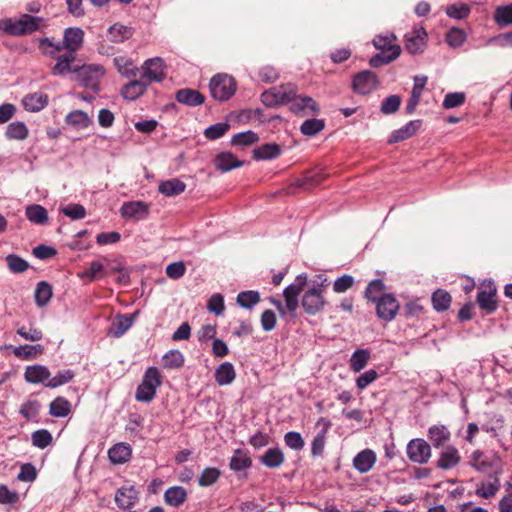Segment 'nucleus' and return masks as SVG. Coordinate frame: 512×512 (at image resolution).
I'll return each instance as SVG.
<instances>
[{
    "mask_svg": "<svg viewBox=\"0 0 512 512\" xmlns=\"http://www.w3.org/2000/svg\"><path fill=\"white\" fill-rule=\"evenodd\" d=\"M215 381L220 386L231 384L236 377L234 366L230 362H224L220 364L215 370Z\"/></svg>",
    "mask_w": 512,
    "mask_h": 512,
    "instance_id": "obj_27",
    "label": "nucleus"
},
{
    "mask_svg": "<svg viewBox=\"0 0 512 512\" xmlns=\"http://www.w3.org/2000/svg\"><path fill=\"white\" fill-rule=\"evenodd\" d=\"M284 442L287 447L292 450L300 451L303 449L305 442L299 432L290 431L284 435Z\"/></svg>",
    "mask_w": 512,
    "mask_h": 512,
    "instance_id": "obj_62",
    "label": "nucleus"
},
{
    "mask_svg": "<svg viewBox=\"0 0 512 512\" xmlns=\"http://www.w3.org/2000/svg\"><path fill=\"white\" fill-rule=\"evenodd\" d=\"M161 384L162 375L159 369L154 366L148 367L136 389L135 399L138 402L150 403L155 398L157 389Z\"/></svg>",
    "mask_w": 512,
    "mask_h": 512,
    "instance_id": "obj_2",
    "label": "nucleus"
},
{
    "mask_svg": "<svg viewBox=\"0 0 512 512\" xmlns=\"http://www.w3.org/2000/svg\"><path fill=\"white\" fill-rule=\"evenodd\" d=\"M399 310V303L391 294H383L376 302L377 316L385 321H391L395 318Z\"/></svg>",
    "mask_w": 512,
    "mask_h": 512,
    "instance_id": "obj_13",
    "label": "nucleus"
},
{
    "mask_svg": "<svg viewBox=\"0 0 512 512\" xmlns=\"http://www.w3.org/2000/svg\"><path fill=\"white\" fill-rule=\"evenodd\" d=\"M186 185L183 181L173 178L159 184V192L167 197L180 195L185 191Z\"/></svg>",
    "mask_w": 512,
    "mask_h": 512,
    "instance_id": "obj_36",
    "label": "nucleus"
},
{
    "mask_svg": "<svg viewBox=\"0 0 512 512\" xmlns=\"http://www.w3.org/2000/svg\"><path fill=\"white\" fill-rule=\"evenodd\" d=\"M52 297V287L45 281L37 284L35 289V302L39 307H44Z\"/></svg>",
    "mask_w": 512,
    "mask_h": 512,
    "instance_id": "obj_44",
    "label": "nucleus"
},
{
    "mask_svg": "<svg viewBox=\"0 0 512 512\" xmlns=\"http://www.w3.org/2000/svg\"><path fill=\"white\" fill-rule=\"evenodd\" d=\"M141 78L147 81L149 85L151 82H160L165 78V65L161 58L156 57L148 59L142 66Z\"/></svg>",
    "mask_w": 512,
    "mask_h": 512,
    "instance_id": "obj_12",
    "label": "nucleus"
},
{
    "mask_svg": "<svg viewBox=\"0 0 512 512\" xmlns=\"http://www.w3.org/2000/svg\"><path fill=\"white\" fill-rule=\"evenodd\" d=\"M44 348L40 344L36 345H21L14 349V355L24 360H30L35 358L37 355L42 354Z\"/></svg>",
    "mask_w": 512,
    "mask_h": 512,
    "instance_id": "obj_45",
    "label": "nucleus"
},
{
    "mask_svg": "<svg viewBox=\"0 0 512 512\" xmlns=\"http://www.w3.org/2000/svg\"><path fill=\"white\" fill-rule=\"evenodd\" d=\"M106 274L104 265L100 261H92L90 267L78 274L80 278H88L89 281H95Z\"/></svg>",
    "mask_w": 512,
    "mask_h": 512,
    "instance_id": "obj_54",
    "label": "nucleus"
},
{
    "mask_svg": "<svg viewBox=\"0 0 512 512\" xmlns=\"http://www.w3.org/2000/svg\"><path fill=\"white\" fill-rule=\"evenodd\" d=\"M450 431L444 425H434L428 430V438L436 448L443 446L450 440Z\"/></svg>",
    "mask_w": 512,
    "mask_h": 512,
    "instance_id": "obj_29",
    "label": "nucleus"
},
{
    "mask_svg": "<svg viewBox=\"0 0 512 512\" xmlns=\"http://www.w3.org/2000/svg\"><path fill=\"white\" fill-rule=\"evenodd\" d=\"M25 215L31 223L36 225H44L48 222V212L46 208L39 204L26 206Z\"/></svg>",
    "mask_w": 512,
    "mask_h": 512,
    "instance_id": "obj_31",
    "label": "nucleus"
},
{
    "mask_svg": "<svg viewBox=\"0 0 512 512\" xmlns=\"http://www.w3.org/2000/svg\"><path fill=\"white\" fill-rule=\"evenodd\" d=\"M327 287L328 281L327 278H324L319 283L313 284L304 292L301 304L307 314L316 315L324 309L327 304L324 296Z\"/></svg>",
    "mask_w": 512,
    "mask_h": 512,
    "instance_id": "obj_3",
    "label": "nucleus"
},
{
    "mask_svg": "<svg viewBox=\"0 0 512 512\" xmlns=\"http://www.w3.org/2000/svg\"><path fill=\"white\" fill-rule=\"evenodd\" d=\"M211 96L219 101L228 100L236 91L234 79L227 74H217L210 81Z\"/></svg>",
    "mask_w": 512,
    "mask_h": 512,
    "instance_id": "obj_6",
    "label": "nucleus"
},
{
    "mask_svg": "<svg viewBox=\"0 0 512 512\" xmlns=\"http://www.w3.org/2000/svg\"><path fill=\"white\" fill-rule=\"evenodd\" d=\"M220 476V471L216 468H205L198 480V483L202 487H208L215 483Z\"/></svg>",
    "mask_w": 512,
    "mask_h": 512,
    "instance_id": "obj_64",
    "label": "nucleus"
},
{
    "mask_svg": "<svg viewBox=\"0 0 512 512\" xmlns=\"http://www.w3.org/2000/svg\"><path fill=\"white\" fill-rule=\"evenodd\" d=\"M420 126H421L420 120L409 121L403 127L392 132V134L390 135V137L388 139V143H390V144L398 143V142H401V141L411 138L413 135L416 134V132L419 130Z\"/></svg>",
    "mask_w": 512,
    "mask_h": 512,
    "instance_id": "obj_23",
    "label": "nucleus"
},
{
    "mask_svg": "<svg viewBox=\"0 0 512 512\" xmlns=\"http://www.w3.org/2000/svg\"><path fill=\"white\" fill-rule=\"evenodd\" d=\"M139 499V491L133 486H123L115 493V503L120 509L132 508Z\"/></svg>",
    "mask_w": 512,
    "mask_h": 512,
    "instance_id": "obj_17",
    "label": "nucleus"
},
{
    "mask_svg": "<svg viewBox=\"0 0 512 512\" xmlns=\"http://www.w3.org/2000/svg\"><path fill=\"white\" fill-rule=\"evenodd\" d=\"M465 41L466 34L459 28H451L446 35V42L452 48L461 47Z\"/></svg>",
    "mask_w": 512,
    "mask_h": 512,
    "instance_id": "obj_59",
    "label": "nucleus"
},
{
    "mask_svg": "<svg viewBox=\"0 0 512 512\" xmlns=\"http://www.w3.org/2000/svg\"><path fill=\"white\" fill-rule=\"evenodd\" d=\"M176 100L181 103L191 107L199 106L204 102V96L190 88L180 89L176 92Z\"/></svg>",
    "mask_w": 512,
    "mask_h": 512,
    "instance_id": "obj_26",
    "label": "nucleus"
},
{
    "mask_svg": "<svg viewBox=\"0 0 512 512\" xmlns=\"http://www.w3.org/2000/svg\"><path fill=\"white\" fill-rule=\"evenodd\" d=\"M84 31L79 27H69L64 30L62 49H66L68 53H75L82 47L84 42Z\"/></svg>",
    "mask_w": 512,
    "mask_h": 512,
    "instance_id": "obj_15",
    "label": "nucleus"
},
{
    "mask_svg": "<svg viewBox=\"0 0 512 512\" xmlns=\"http://www.w3.org/2000/svg\"><path fill=\"white\" fill-rule=\"evenodd\" d=\"M400 52L401 48H394V51L392 53L381 51L380 53L370 58L369 64L372 67H379L381 65L388 64L395 60L400 55Z\"/></svg>",
    "mask_w": 512,
    "mask_h": 512,
    "instance_id": "obj_55",
    "label": "nucleus"
},
{
    "mask_svg": "<svg viewBox=\"0 0 512 512\" xmlns=\"http://www.w3.org/2000/svg\"><path fill=\"white\" fill-rule=\"evenodd\" d=\"M370 353L366 349L356 350L350 358V368L354 372H360L367 364Z\"/></svg>",
    "mask_w": 512,
    "mask_h": 512,
    "instance_id": "obj_47",
    "label": "nucleus"
},
{
    "mask_svg": "<svg viewBox=\"0 0 512 512\" xmlns=\"http://www.w3.org/2000/svg\"><path fill=\"white\" fill-rule=\"evenodd\" d=\"M432 304L435 310L445 311L451 304V296L445 290L438 289L432 295Z\"/></svg>",
    "mask_w": 512,
    "mask_h": 512,
    "instance_id": "obj_53",
    "label": "nucleus"
},
{
    "mask_svg": "<svg viewBox=\"0 0 512 512\" xmlns=\"http://www.w3.org/2000/svg\"><path fill=\"white\" fill-rule=\"evenodd\" d=\"M258 140V135L255 132L249 130L234 135L232 138V144L237 146H249Z\"/></svg>",
    "mask_w": 512,
    "mask_h": 512,
    "instance_id": "obj_63",
    "label": "nucleus"
},
{
    "mask_svg": "<svg viewBox=\"0 0 512 512\" xmlns=\"http://www.w3.org/2000/svg\"><path fill=\"white\" fill-rule=\"evenodd\" d=\"M500 489V482L498 478H494L493 481L490 482H481L476 488V495L479 497L488 499L498 492Z\"/></svg>",
    "mask_w": 512,
    "mask_h": 512,
    "instance_id": "obj_49",
    "label": "nucleus"
},
{
    "mask_svg": "<svg viewBox=\"0 0 512 512\" xmlns=\"http://www.w3.org/2000/svg\"><path fill=\"white\" fill-rule=\"evenodd\" d=\"M469 464L478 472L489 473L500 466L501 460L496 454L475 450L470 456Z\"/></svg>",
    "mask_w": 512,
    "mask_h": 512,
    "instance_id": "obj_8",
    "label": "nucleus"
},
{
    "mask_svg": "<svg viewBox=\"0 0 512 512\" xmlns=\"http://www.w3.org/2000/svg\"><path fill=\"white\" fill-rule=\"evenodd\" d=\"M377 460L376 453L371 449H364L353 459V467L361 474L369 472Z\"/></svg>",
    "mask_w": 512,
    "mask_h": 512,
    "instance_id": "obj_20",
    "label": "nucleus"
},
{
    "mask_svg": "<svg viewBox=\"0 0 512 512\" xmlns=\"http://www.w3.org/2000/svg\"><path fill=\"white\" fill-rule=\"evenodd\" d=\"M325 128V121L323 119H307L305 120L301 127L300 131L305 136H315L319 132H321Z\"/></svg>",
    "mask_w": 512,
    "mask_h": 512,
    "instance_id": "obj_48",
    "label": "nucleus"
},
{
    "mask_svg": "<svg viewBox=\"0 0 512 512\" xmlns=\"http://www.w3.org/2000/svg\"><path fill=\"white\" fill-rule=\"evenodd\" d=\"M73 73L76 74L77 80L82 86L96 91L101 78L105 74V69L100 64H88L78 68L75 67Z\"/></svg>",
    "mask_w": 512,
    "mask_h": 512,
    "instance_id": "obj_5",
    "label": "nucleus"
},
{
    "mask_svg": "<svg viewBox=\"0 0 512 512\" xmlns=\"http://www.w3.org/2000/svg\"><path fill=\"white\" fill-rule=\"evenodd\" d=\"M5 260L8 269L15 274L23 273L29 268V263L17 254H8Z\"/></svg>",
    "mask_w": 512,
    "mask_h": 512,
    "instance_id": "obj_52",
    "label": "nucleus"
},
{
    "mask_svg": "<svg viewBox=\"0 0 512 512\" xmlns=\"http://www.w3.org/2000/svg\"><path fill=\"white\" fill-rule=\"evenodd\" d=\"M237 304L243 308L251 309L260 302V294L257 291H243L237 295Z\"/></svg>",
    "mask_w": 512,
    "mask_h": 512,
    "instance_id": "obj_50",
    "label": "nucleus"
},
{
    "mask_svg": "<svg viewBox=\"0 0 512 512\" xmlns=\"http://www.w3.org/2000/svg\"><path fill=\"white\" fill-rule=\"evenodd\" d=\"M408 459L416 464H426L432 455L430 445L422 438H415L408 442L406 447Z\"/></svg>",
    "mask_w": 512,
    "mask_h": 512,
    "instance_id": "obj_7",
    "label": "nucleus"
},
{
    "mask_svg": "<svg viewBox=\"0 0 512 512\" xmlns=\"http://www.w3.org/2000/svg\"><path fill=\"white\" fill-rule=\"evenodd\" d=\"M164 498L168 505L178 507L185 502L187 491L182 486H173L165 491Z\"/></svg>",
    "mask_w": 512,
    "mask_h": 512,
    "instance_id": "obj_37",
    "label": "nucleus"
},
{
    "mask_svg": "<svg viewBox=\"0 0 512 512\" xmlns=\"http://www.w3.org/2000/svg\"><path fill=\"white\" fill-rule=\"evenodd\" d=\"M32 444L40 449H44L52 443V435L48 430L40 429L32 433Z\"/></svg>",
    "mask_w": 512,
    "mask_h": 512,
    "instance_id": "obj_57",
    "label": "nucleus"
},
{
    "mask_svg": "<svg viewBox=\"0 0 512 512\" xmlns=\"http://www.w3.org/2000/svg\"><path fill=\"white\" fill-rule=\"evenodd\" d=\"M120 214L125 219L140 221L149 215V205L142 201L124 202L120 208Z\"/></svg>",
    "mask_w": 512,
    "mask_h": 512,
    "instance_id": "obj_14",
    "label": "nucleus"
},
{
    "mask_svg": "<svg viewBox=\"0 0 512 512\" xmlns=\"http://www.w3.org/2000/svg\"><path fill=\"white\" fill-rule=\"evenodd\" d=\"M252 465V460L248 451L237 449L230 460V468L234 471H241L249 468Z\"/></svg>",
    "mask_w": 512,
    "mask_h": 512,
    "instance_id": "obj_38",
    "label": "nucleus"
},
{
    "mask_svg": "<svg viewBox=\"0 0 512 512\" xmlns=\"http://www.w3.org/2000/svg\"><path fill=\"white\" fill-rule=\"evenodd\" d=\"M41 405L37 400H29L21 405L20 414L27 420L35 419L40 411Z\"/></svg>",
    "mask_w": 512,
    "mask_h": 512,
    "instance_id": "obj_61",
    "label": "nucleus"
},
{
    "mask_svg": "<svg viewBox=\"0 0 512 512\" xmlns=\"http://www.w3.org/2000/svg\"><path fill=\"white\" fill-rule=\"evenodd\" d=\"M22 104L27 111L38 112L48 104V96L42 92H34L26 95Z\"/></svg>",
    "mask_w": 512,
    "mask_h": 512,
    "instance_id": "obj_25",
    "label": "nucleus"
},
{
    "mask_svg": "<svg viewBox=\"0 0 512 512\" xmlns=\"http://www.w3.org/2000/svg\"><path fill=\"white\" fill-rule=\"evenodd\" d=\"M51 373L49 369L44 365H31L27 366L24 373V378L28 383L32 384H43L49 381Z\"/></svg>",
    "mask_w": 512,
    "mask_h": 512,
    "instance_id": "obj_19",
    "label": "nucleus"
},
{
    "mask_svg": "<svg viewBox=\"0 0 512 512\" xmlns=\"http://www.w3.org/2000/svg\"><path fill=\"white\" fill-rule=\"evenodd\" d=\"M76 56L73 53H65L57 57L56 64L52 67L51 73L54 76H62L67 73H73L74 68L71 64L75 61Z\"/></svg>",
    "mask_w": 512,
    "mask_h": 512,
    "instance_id": "obj_32",
    "label": "nucleus"
},
{
    "mask_svg": "<svg viewBox=\"0 0 512 512\" xmlns=\"http://www.w3.org/2000/svg\"><path fill=\"white\" fill-rule=\"evenodd\" d=\"M427 33L423 28L416 29L406 35L405 48L410 54H420L426 47Z\"/></svg>",
    "mask_w": 512,
    "mask_h": 512,
    "instance_id": "obj_18",
    "label": "nucleus"
},
{
    "mask_svg": "<svg viewBox=\"0 0 512 512\" xmlns=\"http://www.w3.org/2000/svg\"><path fill=\"white\" fill-rule=\"evenodd\" d=\"M290 111L295 115L308 116L317 115L320 107L316 101L310 96H301L296 93L294 100L290 103Z\"/></svg>",
    "mask_w": 512,
    "mask_h": 512,
    "instance_id": "obj_11",
    "label": "nucleus"
},
{
    "mask_svg": "<svg viewBox=\"0 0 512 512\" xmlns=\"http://www.w3.org/2000/svg\"><path fill=\"white\" fill-rule=\"evenodd\" d=\"M133 34L131 27L125 26L120 23H115L109 27L107 32L108 40L113 43H122L128 40Z\"/></svg>",
    "mask_w": 512,
    "mask_h": 512,
    "instance_id": "obj_30",
    "label": "nucleus"
},
{
    "mask_svg": "<svg viewBox=\"0 0 512 512\" xmlns=\"http://www.w3.org/2000/svg\"><path fill=\"white\" fill-rule=\"evenodd\" d=\"M114 64L118 72L126 77H135L137 68L134 66L133 61L125 56L114 58Z\"/></svg>",
    "mask_w": 512,
    "mask_h": 512,
    "instance_id": "obj_51",
    "label": "nucleus"
},
{
    "mask_svg": "<svg viewBox=\"0 0 512 512\" xmlns=\"http://www.w3.org/2000/svg\"><path fill=\"white\" fill-rule=\"evenodd\" d=\"M243 162L237 160L232 153L222 152L215 159V166L222 172H228L234 168L241 167Z\"/></svg>",
    "mask_w": 512,
    "mask_h": 512,
    "instance_id": "obj_35",
    "label": "nucleus"
},
{
    "mask_svg": "<svg viewBox=\"0 0 512 512\" xmlns=\"http://www.w3.org/2000/svg\"><path fill=\"white\" fill-rule=\"evenodd\" d=\"M379 84L376 74L369 70H364L356 74L352 81L353 90L362 95L374 91Z\"/></svg>",
    "mask_w": 512,
    "mask_h": 512,
    "instance_id": "obj_10",
    "label": "nucleus"
},
{
    "mask_svg": "<svg viewBox=\"0 0 512 512\" xmlns=\"http://www.w3.org/2000/svg\"><path fill=\"white\" fill-rule=\"evenodd\" d=\"M147 86V81L142 78L133 80L122 88L121 94L125 99L134 100L146 91Z\"/></svg>",
    "mask_w": 512,
    "mask_h": 512,
    "instance_id": "obj_33",
    "label": "nucleus"
},
{
    "mask_svg": "<svg viewBox=\"0 0 512 512\" xmlns=\"http://www.w3.org/2000/svg\"><path fill=\"white\" fill-rule=\"evenodd\" d=\"M396 38L393 34H387V35H378L374 38L373 44L376 49L392 53L394 51V48H400L399 45L395 43Z\"/></svg>",
    "mask_w": 512,
    "mask_h": 512,
    "instance_id": "obj_43",
    "label": "nucleus"
},
{
    "mask_svg": "<svg viewBox=\"0 0 512 512\" xmlns=\"http://www.w3.org/2000/svg\"><path fill=\"white\" fill-rule=\"evenodd\" d=\"M66 123L78 129L88 128L92 124V119L82 110H75L66 116Z\"/></svg>",
    "mask_w": 512,
    "mask_h": 512,
    "instance_id": "obj_39",
    "label": "nucleus"
},
{
    "mask_svg": "<svg viewBox=\"0 0 512 512\" xmlns=\"http://www.w3.org/2000/svg\"><path fill=\"white\" fill-rule=\"evenodd\" d=\"M280 147L277 144H264L254 150V158L257 160H269L280 154Z\"/></svg>",
    "mask_w": 512,
    "mask_h": 512,
    "instance_id": "obj_46",
    "label": "nucleus"
},
{
    "mask_svg": "<svg viewBox=\"0 0 512 512\" xmlns=\"http://www.w3.org/2000/svg\"><path fill=\"white\" fill-rule=\"evenodd\" d=\"M461 460L459 451L454 446H446L440 453L437 460V467L443 470H449L456 467Z\"/></svg>",
    "mask_w": 512,
    "mask_h": 512,
    "instance_id": "obj_22",
    "label": "nucleus"
},
{
    "mask_svg": "<svg viewBox=\"0 0 512 512\" xmlns=\"http://www.w3.org/2000/svg\"><path fill=\"white\" fill-rule=\"evenodd\" d=\"M184 355L179 350H169L162 357V365L166 369H179L184 365Z\"/></svg>",
    "mask_w": 512,
    "mask_h": 512,
    "instance_id": "obj_40",
    "label": "nucleus"
},
{
    "mask_svg": "<svg viewBox=\"0 0 512 512\" xmlns=\"http://www.w3.org/2000/svg\"><path fill=\"white\" fill-rule=\"evenodd\" d=\"M60 211L72 220L83 219L86 216V209L81 204H69L61 207Z\"/></svg>",
    "mask_w": 512,
    "mask_h": 512,
    "instance_id": "obj_60",
    "label": "nucleus"
},
{
    "mask_svg": "<svg viewBox=\"0 0 512 512\" xmlns=\"http://www.w3.org/2000/svg\"><path fill=\"white\" fill-rule=\"evenodd\" d=\"M74 378V372L70 369L59 371L54 377L50 376L49 381L46 383V387L57 388L70 382Z\"/></svg>",
    "mask_w": 512,
    "mask_h": 512,
    "instance_id": "obj_56",
    "label": "nucleus"
},
{
    "mask_svg": "<svg viewBox=\"0 0 512 512\" xmlns=\"http://www.w3.org/2000/svg\"><path fill=\"white\" fill-rule=\"evenodd\" d=\"M28 133V128L24 122L15 121L7 126L5 135L8 139L25 140L28 137Z\"/></svg>",
    "mask_w": 512,
    "mask_h": 512,
    "instance_id": "obj_42",
    "label": "nucleus"
},
{
    "mask_svg": "<svg viewBox=\"0 0 512 512\" xmlns=\"http://www.w3.org/2000/svg\"><path fill=\"white\" fill-rule=\"evenodd\" d=\"M297 88L293 84L273 87L261 94V101L267 107H276L291 103L296 95Z\"/></svg>",
    "mask_w": 512,
    "mask_h": 512,
    "instance_id": "obj_4",
    "label": "nucleus"
},
{
    "mask_svg": "<svg viewBox=\"0 0 512 512\" xmlns=\"http://www.w3.org/2000/svg\"><path fill=\"white\" fill-rule=\"evenodd\" d=\"M426 83H427V76L416 75L414 77V86H413V89L411 92V96L406 105V112L408 114H411L415 111Z\"/></svg>",
    "mask_w": 512,
    "mask_h": 512,
    "instance_id": "obj_24",
    "label": "nucleus"
},
{
    "mask_svg": "<svg viewBox=\"0 0 512 512\" xmlns=\"http://www.w3.org/2000/svg\"><path fill=\"white\" fill-rule=\"evenodd\" d=\"M495 296L496 288L492 284H489L478 292L477 303L487 314L494 312L497 308Z\"/></svg>",
    "mask_w": 512,
    "mask_h": 512,
    "instance_id": "obj_21",
    "label": "nucleus"
},
{
    "mask_svg": "<svg viewBox=\"0 0 512 512\" xmlns=\"http://www.w3.org/2000/svg\"><path fill=\"white\" fill-rule=\"evenodd\" d=\"M494 18L496 23L501 27L512 24V4L498 7L495 11Z\"/></svg>",
    "mask_w": 512,
    "mask_h": 512,
    "instance_id": "obj_58",
    "label": "nucleus"
},
{
    "mask_svg": "<svg viewBox=\"0 0 512 512\" xmlns=\"http://www.w3.org/2000/svg\"><path fill=\"white\" fill-rule=\"evenodd\" d=\"M71 412V403L64 397H57L49 407V413L53 417H66Z\"/></svg>",
    "mask_w": 512,
    "mask_h": 512,
    "instance_id": "obj_41",
    "label": "nucleus"
},
{
    "mask_svg": "<svg viewBox=\"0 0 512 512\" xmlns=\"http://www.w3.org/2000/svg\"><path fill=\"white\" fill-rule=\"evenodd\" d=\"M138 312L132 314H119L112 321L107 334L109 336L119 338L123 336L133 325Z\"/></svg>",
    "mask_w": 512,
    "mask_h": 512,
    "instance_id": "obj_16",
    "label": "nucleus"
},
{
    "mask_svg": "<svg viewBox=\"0 0 512 512\" xmlns=\"http://www.w3.org/2000/svg\"><path fill=\"white\" fill-rule=\"evenodd\" d=\"M131 453L132 451L128 444L118 443L109 449L108 456L112 463L122 464L130 459Z\"/></svg>",
    "mask_w": 512,
    "mask_h": 512,
    "instance_id": "obj_34",
    "label": "nucleus"
},
{
    "mask_svg": "<svg viewBox=\"0 0 512 512\" xmlns=\"http://www.w3.org/2000/svg\"><path fill=\"white\" fill-rule=\"evenodd\" d=\"M285 460L283 451L278 448H269L260 458V462L267 468H278Z\"/></svg>",
    "mask_w": 512,
    "mask_h": 512,
    "instance_id": "obj_28",
    "label": "nucleus"
},
{
    "mask_svg": "<svg viewBox=\"0 0 512 512\" xmlns=\"http://www.w3.org/2000/svg\"><path fill=\"white\" fill-rule=\"evenodd\" d=\"M307 283V274L303 273L296 277L295 281L284 289L283 296L286 308L294 313L298 306V296Z\"/></svg>",
    "mask_w": 512,
    "mask_h": 512,
    "instance_id": "obj_9",
    "label": "nucleus"
},
{
    "mask_svg": "<svg viewBox=\"0 0 512 512\" xmlns=\"http://www.w3.org/2000/svg\"><path fill=\"white\" fill-rule=\"evenodd\" d=\"M46 26L42 17L22 14L19 18H5L0 21V29L13 36L28 35Z\"/></svg>",
    "mask_w": 512,
    "mask_h": 512,
    "instance_id": "obj_1",
    "label": "nucleus"
}]
</instances>
